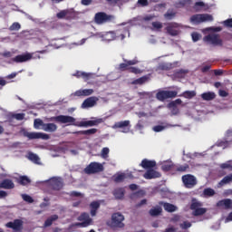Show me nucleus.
<instances>
[{"instance_id": "obj_1", "label": "nucleus", "mask_w": 232, "mask_h": 232, "mask_svg": "<svg viewBox=\"0 0 232 232\" xmlns=\"http://www.w3.org/2000/svg\"><path fill=\"white\" fill-rule=\"evenodd\" d=\"M111 227L112 229H122L124 227V215L121 212H116L111 215Z\"/></svg>"}, {"instance_id": "obj_2", "label": "nucleus", "mask_w": 232, "mask_h": 232, "mask_svg": "<svg viewBox=\"0 0 232 232\" xmlns=\"http://www.w3.org/2000/svg\"><path fill=\"white\" fill-rule=\"evenodd\" d=\"M115 19V16L108 14L104 12H99L95 14L94 21L96 24H104L105 23H111Z\"/></svg>"}, {"instance_id": "obj_3", "label": "nucleus", "mask_w": 232, "mask_h": 232, "mask_svg": "<svg viewBox=\"0 0 232 232\" xmlns=\"http://www.w3.org/2000/svg\"><path fill=\"white\" fill-rule=\"evenodd\" d=\"M104 171V166L98 162H91L85 169L84 173L87 175H93L95 173H101Z\"/></svg>"}, {"instance_id": "obj_4", "label": "nucleus", "mask_w": 232, "mask_h": 232, "mask_svg": "<svg viewBox=\"0 0 232 232\" xmlns=\"http://www.w3.org/2000/svg\"><path fill=\"white\" fill-rule=\"evenodd\" d=\"M213 21V15L208 14H194L190 17L193 24H200V23H208Z\"/></svg>"}, {"instance_id": "obj_5", "label": "nucleus", "mask_w": 232, "mask_h": 232, "mask_svg": "<svg viewBox=\"0 0 232 232\" xmlns=\"http://www.w3.org/2000/svg\"><path fill=\"white\" fill-rule=\"evenodd\" d=\"M177 91H160L156 93V98L158 101L164 102L168 99H175L177 97Z\"/></svg>"}, {"instance_id": "obj_6", "label": "nucleus", "mask_w": 232, "mask_h": 232, "mask_svg": "<svg viewBox=\"0 0 232 232\" xmlns=\"http://www.w3.org/2000/svg\"><path fill=\"white\" fill-rule=\"evenodd\" d=\"M78 220L80 221V223H76L78 227H88V226H92V224H93V219H92V218H90V214L86 212L82 213L79 216Z\"/></svg>"}, {"instance_id": "obj_7", "label": "nucleus", "mask_w": 232, "mask_h": 232, "mask_svg": "<svg viewBox=\"0 0 232 232\" xmlns=\"http://www.w3.org/2000/svg\"><path fill=\"white\" fill-rule=\"evenodd\" d=\"M181 179L185 188H188V189L197 186V178L191 174H186L182 176Z\"/></svg>"}, {"instance_id": "obj_8", "label": "nucleus", "mask_w": 232, "mask_h": 232, "mask_svg": "<svg viewBox=\"0 0 232 232\" xmlns=\"http://www.w3.org/2000/svg\"><path fill=\"white\" fill-rule=\"evenodd\" d=\"M204 41L206 43H210L214 46H222L223 45V42H222V39H220L219 34H208L207 36L204 37Z\"/></svg>"}, {"instance_id": "obj_9", "label": "nucleus", "mask_w": 232, "mask_h": 232, "mask_svg": "<svg viewBox=\"0 0 232 232\" xmlns=\"http://www.w3.org/2000/svg\"><path fill=\"white\" fill-rule=\"evenodd\" d=\"M122 63H120L117 70L118 72H129L130 71V66H135V64H139V61L138 60H126L123 59Z\"/></svg>"}, {"instance_id": "obj_10", "label": "nucleus", "mask_w": 232, "mask_h": 232, "mask_svg": "<svg viewBox=\"0 0 232 232\" xmlns=\"http://www.w3.org/2000/svg\"><path fill=\"white\" fill-rule=\"evenodd\" d=\"M51 120L54 122H60V124H73L75 122V118L66 115H58L51 118Z\"/></svg>"}, {"instance_id": "obj_11", "label": "nucleus", "mask_w": 232, "mask_h": 232, "mask_svg": "<svg viewBox=\"0 0 232 232\" xmlns=\"http://www.w3.org/2000/svg\"><path fill=\"white\" fill-rule=\"evenodd\" d=\"M179 24L175 23V22H171L167 24V26L165 28L167 34H169V35H171L172 37H177V35H179V34H180V31H179Z\"/></svg>"}, {"instance_id": "obj_12", "label": "nucleus", "mask_w": 232, "mask_h": 232, "mask_svg": "<svg viewBox=\"0 0 232 232\" xmlns=\"http://www.w3.org/2000/svg\"><path fill=\"white\" fill-rule=\"evenodd\" d=\"M102 118H95V120L86 121H80L76 126L79 128H88L92 126H98V124H102Z\"/></svg>"}, {"instance_id": "obj_13", "label": "nucleus", "mask_w": 232, "mask_h": 232, "mask_svg": "<svg viewBox=\"0 0 232 232\" xmlns=\"http://www.w3.org/2000/svg\"><path fill=\"white\" fill-rule=\"evenodd\" d=\"M48 183L50 188L54 191H59L63 189V181H61V179L59 178H52L51 179H49Z\"/></svg>"}, {"instance_id": "obj_14", "label": "nucleus", "mask_w": 232, "mask_h": 232, "mask_svg": "<svg viewBox=\"0 0 232 232\" xmlns=\"http://www.w3.org/2000/svg\"><path fill=\"white\" fill-rule=\"evenodd\" d=\"M97 101H99V98L95 96L89 97L83 101L82 103V110H86L88 108H93L97 104Z\"/></svg>"}, {"instance_id": "obj_15", "label": "nucleus", "mask_w": 232, "mask_h": 232, "mask_svg": "<svg viewBox=\"0 0 232 232\" xmlns=\"http://www.w3.org/2000/svg\"><path fill=\"white\" fill-rule=\"evenodd\" d=\"M6 227L10 229H14V231H21L23 229V220L21 219H14L13 222L10 221L6 223Z\"/></svg>"}, {"instance_id": "obj_16", "label": "nucleus", "mask_w": 232, "mask_h": 232, "mask_svg": "<svg viewBox=\"0 0 232 232\" xmlns=\"http://www.w3.org/2000/svg\"><path fill=\"white\" fill-rule=\"evenodd\" d=\"M217 208L219 209H232V199L231 198H225L221 199L217 202Z\"/></svg>"}, {"instance_id": "obj_17", "label": "nucleus", "mask_w": 232, "mask_h": 232, "mask_svg": "<svg viewBox=\"0 0 232 232\" xmlns=\"http://www.w3.org/2000/svg\"><path fill=\"white\" fill-rule=\"evenodd\" d=\"M129 126H130V121L126 120L123 121L115 122L112 128H114L115 130L123 128V130H121L122 133H130V128H128Z\"/></svg>"}, {"instance_id": "obj_18", "label": "nucleus", "mask_w": 232, "mask_h": 232, "mask_svg": "<svg viewBox=\"0 0 232 232\" xmlns=\"http://www.w3.org/2000/svg\"><path fill=\"white\" fill-rule=\"evenodd\" d=\"M31 140L34 139H42L43 140H48L50 139V135L43 132H28L26 134Z\"/></svg>"}, {"instance_id": "obj_19", "label": "nucleus", "mask_w": 232, "mask_h": 232, "mask_svg": "<svg viewBox=\"0 0 232 232\" xmlns=\"http://www.w3.org/2000/svg\"><path fill=\"white\" fill-rule=\"evenodd\" d=\"M143 177L146 179V180H151V179H160V172L153 169H149L144 174Z\"/></svg>"}, {"instance_id": "obj_20", "label": "nucleus", "mask_w": 232, "mask_h": 232, "mask_svg": "<svg viewBox=\"0 0 232 232\" xmlns=\"http://www.w3.org/2000/svg\"><path fill=\"white\" fill-rule=\"evenodd\" d=\"M32 54L30 53H26L25 54H18L14 58L12 59L13 63H26L32 59Z\"/></svg>"}, {"instance_id": "obj_21", "label": "nucleus", "mask_w": 232, "mask_h": 232, "mask_svg": "<svg viewBox=\"0 0 232 232\" xmlns=\"http://www.w3.org/2000/svg\"><path fill=\"white\" fill-rule=\"evenodd\" d=\"M140 166L143 168V169H152L157 166V161L155 160H150L148 159H144L141 160Z\"/></svg>"}, {"instance_id": "obj_22", "label": "nucleus", "mask_w": 232, "mask_h": 232, "mask_svg": "<svg viewBox=\"0 0 232 232\" xmlns=\"http://www.w3.org/2000/svg\"><path fill=\"white\" fill-rule=\"evenodd\" d=\"M15 188V184L10 179H5L0 183V189H14Z\"/></svg>"}, {"instance_id": "obj_23", "label": "nucleus", "mask_w": 232, "mask_h": 232, "mask_svg": "<svg viewBox=\"0 0 232 232\" xmlns=\"http://www.w3.org/2000/svg\"><path fill=\"white\" fill-rule=\"evenodd\" d=\"M159 206H163L167 213H175V211L177 210V206L169 202L160 201Z\"/></svg>"}, {"instance_id": "obj_24", "label": "nucleus", "mask_w": 232, "mask_h": 232, "mask_svg": "<svg viewBox=\"0 0 232 232\" xmlns=\"http://www.w3.org/2000/svg\"><path fill=\"white\" fill-rule=\"evenodd\" d=\"M125 193L126 190L124 188H117L112 191V195L116 200H122V198H124Z\"/></svg>"}, {"instance_id": "obj_25", "label": "nucleus", "mask_w": 232, "mask_h": 232, "mask_svg": "<svg viewBox=\"0 0 232 232\" xmlns=\"http://www.w3.org/2000/svg\"><path fill=\"white\" fill-rule=\"evenodd\" d=\"M93 92V89H83L76 91L75 95L76 97H90V95H92Z\"/></svg>"}, {"instance_id": "obj_26", "label": "nucleus", "mask_w": 232, "mask_h": 232, "mask_svg": "<svg viewBox=\"0 0 232 232\" xmlns=\"http://www.w3.org/2000/svg\"><path fill=\"white\" fill-rule=\"evenodd\" d=\"M102 39L103 41H115V39H117V34L113 31H111V32H107L103 34H102Z\"/></svg>"}, {"instance_id": "obj_27", "label": "nucleus", "mask_w": 232, "mask_h": 232, "mask_svg": "<svg viewBox=\"0 0 232 232\" xmlns=\"http://www.w3.org/2000/svg\"><path fill=\"white\" fill-rule=\"evenodd\" d=\"M72 75L73 77H77L78 79L82 77L86 82V81H90L92 79V75L93 74L91 72H84L78 71Z\"/></svg>"}, {"instance_id": "obj_28", "label": "nucleus", "mask_w": 232, "mask_h": 232, "mask_svg": "<svg viewBox=\"0 0 232 232\" xmlns=\"http://www.w3.org/2000/svg\"><path fill=\"white\" fill-rule=\"evenodd\" d=\"M149 215L150 217H160L162 215V207L156 206L149 210Z\"/></svg>"}, {"instance_id": "obj_29", "label": "nucleus", "mask_w": 232, "mask_h": 232, "mask_svg": "<svg viewBox=\"0 0 232 232\" xmlns=\"http://www.w3.org/2000/svg\"><path fill=\"white\" fill-rule=\"evenodd\" d=\"M101 208V203L99 201H92L90 204V208H91V216L92 217H96L97 211Z\"/></svg>"}, {"instance_id": "obj_30", "label": "nucleus", "mask_w": 232, "mask_h": 232, "mask_svg": "<svg viewBox=\"0 0 232 232\" xmlns=\"http://www.w3.org/2000/svg\"><path fill=\"white\" fill-rule=\"evenodd\" d=\"M73 135H95L97 129H89L87 130H79L72 132Z\"/></svg>"}, {"instance_id": "obj_31", "label": "nucleus", "mask_w": 232, "mask_h": 232, "mask_svg": "<svg viewBox=\"0 0 232 232\" xmlns=\"http://www.w3.org/2000/svg\"><path fill=\"white\" fill-rule=\"evenodd\" d=\"M44 131L53 133V131H57V126L55 123H45L44 124Z\"/></svg>"}, {"instance_id": "obj_32", "label": "nucleus", "mask_w": 232, "mask_h": 232, "mask_svg": "<svg viewBox=\"0 0 232 232\" xmlns=\"http://www.w3.org/2000/svg\"><path fill=\"white\" fill-rule=\"evenodd\" d=\"M189 169V165L185 163L184 165H175L174 171H178L179 173H186Z\"/></svg>"}, {"instance_id": "obj_33", "label": "nucleus", "mask_w": 232, "mask_h": 232, "mask_svg": "<svg viewBox=\"0 0 232 232\" xmlns=\"http://www.w3.org/2000/svg\"><path fill=\"white\" fill-rule=\"evenodd\" d=\"M68 15H72V10L65 9V10L60 11L56 14V17H57V19H64V17H66V19H68Z\"/></svg>"}, {"instance_id": "obj_34", "label": "nucleus", "mask_w": 232, "mask_h": 232, "mask_svg": "<svg viewBox=\"0 0 232 232\" xmlns=\"http://www.w3.org/2000/svg\"><path fill=\"white\" fill-rule=\"evenodd\" d=\"M162 171H175V164L173 162H165L161 166Z\"/></svg>"}, {"instance_id": "obj_35", "label": "nucleus", "mask_w": 232, "mask_h": 232, "mask_svg": "<svg viewBox=\"0 0 232 232\" xmlns=\"http://www.w3.org/2000/svg\"><path fill=\"white\" fill-rule=\"evenodd\" d=\"M217 97V94L215 92H208L201 94V99L203 101H213Z\"/></svg>"}, {"instance_id": "obj_36", "label": "nucleus", "mask_w": 232, "mask_h": 232, "mask_svg": "<svg viewBox=\"0 0 232 232\" xmlns=\"http://www.w3.org/2000/svg\"><path fill=\"white\" fill-rule=\"evenodd\" d=\"M17 182L20 184V186H28L32 180L29 179L28 176H20Z\"/></svg>"}, {"instance_id": "obj_37", "label": "nucleus", "mask_w": 232, "mask_h": 232, "mask_svg": "<svg viewBox=\"0 0 232 232\" xmlns=\"http://www.w3.org/2000/svg\"><path fill=\"white\" fill-rule=\"evenodd\" d=\"M179 104H182V100L177 99L173 102H170L169 103V108H173V111H176V113H179V109L177 108V106H179Z\"/></svg>"}, {"instance_id": "obj_38", "label": "nucleus", "mask_w": 232, "mask_h": 232, "mask_svg": "<svg viewBox=\"0 0 232 232\" xmlns=\"http://www.w3.org/2000/svg\"><path fill=\"white\" fill-rule=\"evenodd\" d=\"M59 219V216L57 215H53L50 218H48L45 222H44V227H50V226H52L53 224V222H55V220Z\"/></svg>"}, {"instance_id": "obj_39", "label": "nucleus", "mask_w": 232, "mask_h": 232, "mask_svg": "<svg viewBox=\"0 0 232 232\" xmlns=\"http://www.w3.org/2000/svg\"><path fill=\"white\" fill-rule=\"evenodd\" d=\"M165 125H156L153 127V131H155L156 133H159L160 131H164V130H166V128H171V124L169 123H164Z\"/></svg>"}, {"instance_id": "obj_40", "label": "nucleus", "mask_w": 232, "mask_h": 232, "mask_svg": "<svg viewBox=\"0 0 232 232\" xmlns=\"http://www.w3.org/2000/svg\"><path fill=\"white\" fill-rule=\"evenodd\" d=\"M202 208V202H200V201H198V200L193 198V199H192V202H191V204H190V209H191L192 211H196V209H198V208Z\"/></svg>"}, {"instance_id": "obj_41", "label": "nucleus", "mask_w": 232, "mask_h": 232, "mask_svg": "<svg viewBox=\"0 0 232 232\" xmlns=\"http://www.w3.org/2000/svg\"><path fill=\"white\" fill-rule=\"evenodd\" d=\"M203 197H205L206 198H209V197H214L215 195V189L211 188H204L203 190Z\"/></svg>"}, {"instance_id": "obj_42", "label": "nucleus", "mask_w": 232, "mask_h": 232, "mask_svg": "<svg viewBox=\"0 0 232 232\" xmlns=\"http://www.w3.org/2000/svg\"><path fill=\"white\" fill-rule=\"evenodd\" d=\"M197 96V92L195 91H185L182 93V97L185 99H193V97Z\"/></svg>"}, {"instance_id": "obj_43", "label": "nucleus", "mask_w": 232, "mask_h": 232, "mask_svg": "<svg viewBox=\"0 0 232 232\" xmlns=\"http://www.w3.org/2000/svg\"><path fill=\"white\" fill-rule=\"evenodd\" d=\"M208 212V208H197L196 210L193 211L194 217H200L202 215H206Z\"/></svg>"}, {"instance_id": "obj_44", "label": "nucleus", "mask_w": 232, "mask_h": 232, "mask_svg": "<svg viewBox=\"0 0 232 232\" xmlns=\"http://www.w3.org/2000/svg\"><path fill=\"white\" fill-rule=\"evenodd\" d=\"M148 79H149L148 76H142L140 78L134 80L132 82V84H140V85L145 84L146 82H148Z\"/></svg>"}, {"instance_id": "obj_45", "label": "nucleus", "mask_w": 232, "mask_h": 232, "mask_svg": "<svg viewBox=\"0 0 232 232\" xmlns=\"http://www.w3.org/2000/svg\"><path fill=\"white\" fill-rule=\"evenodd\" d=\"M29 160H32V162H34V164H39V156L37 154H34V152H30L28 156Z\"/></svg>"}, {"instance_id": "obj_46", "label": "nucleus", "mask_w": 232, "mask_h": 232, "mask_svg": "<svg viewBox=\"0 0 232 232\" xmlns=\"http://www.w3.org/2000/svg\"><path fill=\"white\" fill-rule=\"evenodd\" d=\"M44 124L45 123L41 119H35L34 121V126L35 130H39V128H41V126L43 127V130H44Z\"/></svg>"}, {"instance_id": "obj_47", "label": "nucleus", "mask_w": 232, "mask_h": 232, "mask_svg": "<svg viewBox=\"0 0 232 232\" xmlns=\"http://www.w3.org/2000/svg\"><path fill=\"white\" fill-rule=\"evenodd\" d=\"M230 182H232V173L224 177L219 184L220 186H224V184H229Z\"/></svg>"}, {"instance_id": "obj_48", "label": "nucleus", "mask_w": 232, "mask_h": 232, "mask_svg": "<svg viewBox=\"0 0 232 232\" xmlns=\"http://www.w3.org/2000/svg\"><path fill=\"white\" fill-rule=\"evenodd\" d=\"M191 3L190 0H179V2L176 3V7L177 8H184L186 5H189Z\"/></svg>"}, {"instance_id": "obj_49", "label": "nucleus", "mask_w": 232, "mask_h": 232, "mask_svg": "<svg viewBox=\"0 0 232 232\" xmlns=\"http://www.w3.org/2000/svg\"><path fill=\"white\" fill-rule=\"evenodd\" d=\"M206 6V4L204 2H196L193 8L196 10V12H200Z\"/></svg>"}, {"instance_id": "obj_50", "label": "nucleus", "mask_w": 232, "mask_h": 232, "mask_svg": "<svg viewBox=\"0 0 232 232\" xmlns=\"http://www.w3.org/2000/svg\"><path fill=\"white\" fill-rule=\"evenodd\" d=\"M177 15V13L174 11H167V13L164 14L165 19H168L169 21H171Z\"/></svg>"}, {"instance_id": "obj_51", "label": "nucleus", "mask_w": 232, "mask_h": 232, "mask_svg": "<svg viewBox=\"0 0 232 232\" xmlns=\"http://www.w3.org/2000/svg\"><path fill=\"white\" fill-rule=\"evenodd\" d=\"M221 169H229L232 171V160L227 161L226 163H222L220 165Z\"/></svg>"}, {"instance_id": "obj_52", "label": "nucleus", "mask_w": 232, "mask_h": 232, "mask_svg": "<svg viewBox=\"0 0 232 232\" xmlns=\"http://www.w3.org/2000/svg\"><path fill=\"white\" fill-rule=\"evenodd\" d=\"M9 30L11 32H17L19 30H21V24L17 23V22H14L10 27H9Z\"/></svg>"}, {"instance_id": "obj_53", "label": "nucleus", "mask_w": 232, "mask_h": 232, "mask_svg": "<svg viewBox=\"0 0 232 232\" xmlns=\"http://www.w3.org/2000/svg\"><path fill=\"white\" fill-rule=\"evenodd\" d=\"M130 73H135V75H139V73H142V71L137 67H129Z\"/></svg>"}, {"instance_id": "obj_54", "label": "nucleus", "mask_w": 232, "mask_h": 232, "mask_svg": "<svg viewBox=\"0 0 232 232\" xmlns=\"http://www.w3.org/2000/svg\"><path fill=\"white\" fill-rule=\"evenodd\" d=\"M191 37H192L193 43H197L198 41H200V37H202V35H200V34L197 32H194L191 34Z\"/></svg>"}, {"instance_id": "obj_55", "label": "nucleus", "mask_w": 232, "mask_h": 232, "mask_svg": "<svg viewBox=\"0 0 232 232\" xmlns=\"http://www.w3.org/2000/svg\"><path fill=\"white\" fill-rule=\"evenodd\" d=\"M126 179V174H119L116 177H114V182H122Z\"/></svg>"}, {"instance_id": "obj_56", "label": "nucleus", "mask_w": 232, "mask_h": 232, "mask_svg": "<svg viewBox=\"0 0 232 232\" xmlns=\"http://www.w3.org/2000/svg\"><path fill=\"white\" fill-rule=\"evenodd\" d=\"M110 153V149L105 147L102 150V159H108V155Z\"/></svg>"}, {"instance_id": "obj_57", "label": "nucleus", "mask_w": 232, "mask_h": 232, "mask_svg": "<svg viewBox=\"0 0 232 232\" xmlns=\"http://www.w3.org/2000/svg\"><path fill=\"white\" fill-rule=\"evenodd\" d=\"M22 197L24 202H28L29 204L34 203V198L31 196L24 194Z\"/></svg>"}, {"instance_id": "obj_58", "label": "nucleus", "mask_w": 232, "mask_h": 232, "mask_svg": "<svg viewBox=\"0 0 232 232\" xmlns=\"http://www.w3.org/2000/svg\"><path fill=\"white\" fill-rule=\"evenodd\" d=\"M179 226L181 229H189V227H191V223L189 221H184Z\"/></svg>"}, {"instance_id": "obj_59", "label": "nucleus", "mask_w": 232, "mask_h": 232, "mask_svg": "<svg viewBox=\"0 0 232 232\" xmlns=\"http://www.w3.org/2000/svg\"><path fill=\"white\" fill-rule=\"evenodd\" d=\"M13 118L16 119V121H23L24 120V113L13 114Z\"/></svg>"}, {"instance_id": "obj_60", "label": "nucleus", "mask_w": 232, "mask_h": 232, "mask_svg": "<svg viewBox=\"0 0 232 232\" xmlns=\"http://www.w3.org/2000/svg\"><path fill=\"white\" fill-rule=\"evenodd\" d=\"M224 26L227 28H232V18H228L223 22Z\"/></svg>"}, {"instance_id": "obj_61", "label": "nucleus", "mask_w": 232, "mask_h": 232, "mask_svg": "<svg viewBox=\"0 0 232 232\" xmlns=\"http://www.w3.org/2000/svg\"><path fill=\"white\" fill-rule=\"evenodd\" d=\"M152 26L156 30H160L162 28V23H160V22H153L152 23Z\"/></svg>"}, {"instance_id": "obj_62", "label": "nucleus", "mask_w": 232, "mask_h": 232, "mask_svg": "<svg viewBox=\"0 0 232 232\" xmlns=\"http://www.w3.org/2000/svg\"><path fill=\"white\" fill-rule=\"evenodd\" d=\"M186 73H188V71L181 69L175 72V76L180 77V75H186Z\"/></svg>"}, {"instance_id": "obj_63", "label": "nucleus", "mask_w": 232, "mask_h": 232, "mask_svg": "<svg viewBox=\"0 0 232 232\" xmlns=\"http://www.w3.org/2000/svg\"><path fill=\"white\" fill-rule=\"evenodd\" d=\"M2 57H5V59H10V57H12V52L10 51H5L4 53H1Z\"/></svg>"}, {"instance_id": "obj_64", "label": "nucleus", "mask_w": 232, "mask_h": 232, "mask_svg": "<svg viewBox=\"0 0 232 232\" xmlns=\"http://www.w3.org/2000/svg\"><path fill=\"white\" fill-rule=\"evenodd\" d=\"M227 95H229V93L227 92H226L225 90H219L220 97H227Z\"/></svg>"}]
</instances>
